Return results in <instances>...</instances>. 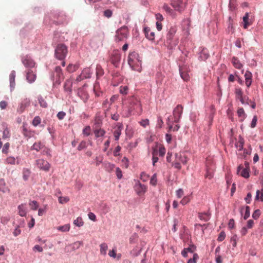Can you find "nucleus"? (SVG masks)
Masks as SVG:
<instances>
[{
	"instance_id": "1",
	"label": "nucleus",
	"mask_w": 263,
	"mask_h": 263,
	"mask_svg": "<svg viewBox=\"0 0 263 263\" xmlns=\"http://www.w3.org/2000/svg\"><path fill=\"white\" fill-rule=\"evenodd\" d=\"M177 30L176 26H171L166 34L165 45L170 49L175 47L178 44L177 40L175 38Z\"/></svg>"
},
{
	"instance_id": "2",
	"label": "nucleus",
	"mask_w": 263,
	"mask_h": 263,
	"mask_svg": "<svg viewBox=\"0 0 263 263\" xmlns=\"http://www.w3.org/2000/svg\"><path fill=\"white\" fill-rule=\"evenodd\" d=\"M128 63L133 70L141 71L142 69V62L139 59V55L137 53L134 52L129 54Z\"/></svg>"
},
{
	"instance_id": "3",
	"label": "nucleus",
	"mask_w": 263,
	"mask_h": 263,
	"mask_svg": "<svg viewBox=\"0 0 263 263\" xmlns=\"http://www.w3.org/2000/svg\"><path fill=\"white\" fill-rule=\"evenodd\" d=\"M68 52L67 48L63 44H59L55 49V56L60 60H64Z\"/></svg>"
},
{
	"instance_id": "4",
	"label": "nucleus",
	"mask_w": 263,
	"mask_h": 263,
	"mask_svg": "<svg viewBox=\"0 0 263 263\" xmlns=\"http://www.w3.org/2000/svg\"><path fill=\"white\" fill-rule=\"evenodd\" d=\"M188 161L187 157L182 153H176L175 154V160L173 163V165L177 169L180 170L181 168L180 163L186 164Z\"/></svg>"
},
{
	"instance_id": "5",
	"label": "nucleus",
	"mask_w": 263,
	"mask_h": 263,
	"mask_svg": "<svg viewBox=\"0 0 263 263\" xmlns=\"http://www.w3.org/2000/svg\"><path fill=\"white\" fill-rule=\"evenodd\" d=\"M128 29L126 27H123L118 29L116 32L115 41L116 42L124 41L127 37Z\"/></svg>"
},
{
	"instance_id": "6",
	"label": "nucleus",
	"mask_w": 263,
	"mask_h": 263,
	"mask_svg": "<svg viewBox=\"0 0 263 263\" xmlns=\"http://www.w3.org/2000/svg\"><path fill=\"white\" fill-rule=\"evenodd\" d=\"M171 4L175 10L181 12L184 10L186 1V0H171Z\"/></svg>"
},
{
	"instance_id": "7",
	"label": "nucleus",
	"mask_w": 263,
	"mask_h": 263,
	"mask_svg": "<svg viewBox=\"0 0 263 263\" xmlns=\"http://www.w3.org/2000/svg\"><path fill=\"white\" fill-rule=\"evenodd\" d=\"M35 164L38 168L45 172L49 171L50 164L49 162L44 159H39L35 161Z\"/></svg>"
},
{
	"instance_id": "8",
	"label": "nucleus",
	"mask_w": 263,
	"mask_h": 263,
	"mask_svg": "<svg viewBox=\"0 0 263 263\" xmlns=\"http://www.w3.org/2000/svg\"><path fill=\"white\" fill-rule=\"evenodd\" d=\"M183 112V107L181 105H178L173 110V116L174 122L177 123L179 121Z\"/></svg>"
},
{
	"instance_id": "9",
	"label": "nucleus",
	"mask_w": 263,
	"mask_h": 263,
	"mask_svg": "<svg viewBox=\"0 0 263 263\" xmlns=\"http://www.w3.org/2000/svg\"><path fill=\"white\" fill-rule=\"evenodd\" d=\"M134 187L137 194L140 196L144 194L147 191L146 186L141 184L139 181L136 183Z\"/></svg>"
},
{
	"instance_id": "10",
	"label": "nucleus",
	"mask_w": 263,
	"mask_h": 263,
	"mask_svg": "<svg viewBox=\"0 0 263 263\" xmlns=\"http://www.w3.org/2000/svg\"><path fill=\"white\" fill-rule=\"evenodd\" d=\"M121 60V55L118 51H114L110 57L111 63L116 67L118 66Z\"/></svg>"
},
{
	"instance_id": "11",
	"label": "nucleus",
	"mask_w": 263,
	"mask_h": 263,
	"mask_svg": "<svg viewBox=\"0 0 263 263\" xmlns=\"http://www.w3.org/2000/svg\"><path fill=\"white\" fill-rule=\"evenodd\" d=\"M30 104V100L28 98H26L22 100V102L18 106L17 109V112L21 114L23 112L25 108L28 107Z\"/></svg>"
},
{
	"instance_id": "12",
	"label": "nucleus",
	"mask_w": 263,
	"mask_h": 263,
	"mask_svg": "<svg viewBox=\"0 0 263 263\" xmlns=\"http://www.w3.org/2000/svg\"><path fill=\"white\" fill-rule=\"evenodd\" d=\"M129 106L128 108V111L129 112L132 111L133 110L135 109L137 107H140L141 104L139 101V100L134 97H132L129 100Z\"/></svg>"
},
{
	"instance_id": "13",
	"label": "nucleus",
	"mask_w": 263,
	"mask_h": 263,
	"mask_svg": "<svg viewBox=\"0 0 263 263\" xmlns=\"http://www.w3.org/2000/svg\"><path fill=\"white\" fill-rule=\"evenodd\" d=\"M179 72L181 78L185 81L190 80V76L188 71V68L186 66H180L179 67Z\"/></svg>"
},
{
	"instance_id": "14",
	"label": "nucleus",
	"mask_w": 263,
	"mask_h": 263,
	"mask_svg": "<svg viewBox=\"0 0 263 263\" xmlns=\"http://www.w3.org/2000/svg\"><path fill=\"white\" fill-rule=\"evenodd\" d=\"M22 63L26 67L32 68L35 65V63L34 61L28 55H26L23 58Z\"/></svg>"
},
{
	"instance_id": "15",
	"label": "nucleus",
	"mask_w": 263,
	"mask_h": 263,
	"mask_svg": "<svg viewBox=\"0 0 263 263\" xmlns=\"http://www.w3.org/2000/svg\"><path fill=\"white\" fill-rule=\"evenodd\" d=\"M144 32L145 37L149 40L154 41L155 40V34L152 31L149 27H145Z\"/></svg>"
},
{
	"instance_id": "16",
	"label": "nucleus",
	"mask_w": 263,
	"mask_h": 263,
	"mask_svg": "<svg viewBox=\"0 0 263 263\" xmlns=\"http://www.w3.org/2000/svg\"><path fill=\"white\" fill-rule=\"evenodd\" d=\"M26 79L28 82L32 83L36 79V74L31 69H28L26 73Z\"/></svg>"
},
{
	"instance_id": "17",
	"label": "nucleus",
	"mask_w": 263,
	"mask_h": 263,
	"mask_svg": "<svg viewBox=\"0 0 263 263\" xmlns=\"http://www.w3.org/2000/svg\"><path fill=\"white\" fill-rule=\"evenodd\" d=\"M123 128V125L122 124L119 123L117 127L114 132V136L116 140L119 139L120 136L121 134V131Z\"/></svg>"
},
{
	"instance_id": "18",
	"label": "nucleus",
	"mask_w": 263,
	"mask_h": 263,
	"mask_svg": "<svg viewBox=\"0 0 263 263\" xmlns=\"http://www.w3.org/2000/svg\"><path fill=\"white\" fill-rule=\"evenodd\" d=\"M72 82L71 80H67L64 85V88L65 91H67L69 93L71 92L72 91Z\"/></svg>"
},
{
	"instance_id": "19",
	"label": "nucleus",
	"mask_w": 263,
	"mask_h": 263,
	"mask_svg": "<svg viewBox=\"0 0 263 263\" xmlns=\"http://www.w3.org/2000/svg\"><path fill=\"white\" fill-rule=\"evenodd\" d=\"M0 192H2L3 193H9L10 192V190L7 186H6L4 179L0 180Z\"/></svg>"
},
{
	"instance_id": "20",
	"label": "nucleus",
	"mask_w": 263,
	"mask_h": 263,
	"mask_svg": "<svg viewBox=\"0 0 263 263\" xmlns=\"http://www.w3.org/2000/svg\"><path fill=\"white\" fill-rule=\"evenodd\" d=\"M54 73L56 74V77L58 79V81H60L64 79V75L62 72V70L60 66H56L54 69Z\"/></svg>"
},
{
	"instance_id": "21",
	"label": "nucleus",
	"mask_w": 263,
	"mask_h": 263,
	"mask_svg": "<svg viewBox=\"0 0 263 263\" xmlns=\"http://www.w3.org/2000/svg\"><path fill=\"white\" fill-rule=\"evenodd\" d=\"M244 209H245V213L243 216V219L245 220H246L250 217V207L248 205L246 206L245 208H244L243 206L241 207L240 209V213L241 215H242V212Z\"/></svg>"
},
{
	"instance_id": "22",
	"label": "nucleus",
	"mask_w": 263,
	"mask_h": 263,
	"mask_svg": "<svg viewBox=\"0 0 263 263\" xmlns=\"http://www.w3.org/2000/svg\"><path fill=\"white\" fill-rule=\"evenodd\" d=\"M246 84L248 87H250L252 83V73L249 71H247L245 74Z\"/></svg>"
},
{
	"instance_id": "23",
	"label": "nucleus",
	"mask_w": 263,
	"mask_h": 263,
	"mask_svg": "<svg viewBox=\"0 0 263 263\" xmlns=\"http://www.w3.org/2000/svg\"><path fill=\"white\" fill-rule=\"evenodd\" d=\"M245 144V140L241 136H239L238 142L235 143L236 147L238 148V151H241L243 150V145Z\"/></svg>"
},
{
	"instance_id": "24",
	"label": "nucleus",
	"mask_w": 263,
	"mask_h": 263,
	"mask_svg": "<svg viewBox=\"0 0 263 263\" xmlns=\"http://www.w3.org/2000/svg\"><path fill=\"white\" fill-rule=\"evenodd\" d=\"M232 62L236 68L240 69L242 67V65L240 63L237 58L233 57L232 60Z\"/></svg>"
},
{
	"instance_id": "25",
	"label": "nucleus",
	"mask_w": 263,
	"mask_h": 263,
	"mask_svg": "<svg viewBox=\"0 0 263 263\" xmlns=\"http://www.w3.org/2000/svg\"><path fill=\"white\" fill-rule=\"evenodd\" d=\"M91 70L89 68H84L81 73V74L83 76L82 78L84 79L89 78L91 76Z\"/></svg>"
},
{
	"instance_id": "26",
	"label": "nucleus",
	"mask_w": 263,
	"mask_h": 263,
	"mask_svg": "<svg viewBox=\"0 0 263 263\" xmlns=\"http://www.w3.org/2000/svg\"><path fill=\"white\" fill-rule=\"evenodd\" d=\"M44 148V145L41 142H35L32 146L31 149L39 151Z\"/></svg>"
},
{
	"instance_id": "27",
	"label": "nucleus",
	"mask_w": 263,
	"mask_h": 263,
	"mask_svg": "<svg viewBox=\"0 0 263 263\" xmlns=\"http://www.w3.org/2000/svg\"><path fill=\"white\" fill-rule=\"evenodd\" d=\"M18 213L21 216H25L26 215V208L25 205L22 204L18 206Z\"/></svg>"
},
{
	"instance_id": "28",
	"label": "nucleus",
	"mask_w": 263,
	"mask_h": 263,
	"mask_svg": "<svg viewBox=\"0 0 263 263\" xmlns=\"http://www.w3.org/2000/svg\"><path fill=\"white\" fill-rule=\"evenodd\" d=\"M100 254L104 256L106 255L108 246L106 243H102L100 245Z\"/></svg>"
},
{
	"instance_id": "29",
	"label": "nucleus",
	"mask_w": 263,
	"mask_h": 263,
	"mask_svg": "<svg viewBox=\"0 0 263 263\" xmlns=\"http://www.w3.org/2000/svg\"><path fill=\"white\" fill-rule=\"evenodd\" d=\"M198 217L200 220L206 221L210 219V216L208 213H200Z\"/></svg>"
},
{
	"instance_id": "30",
	"label": "nucleus",
	"mask_w": 263,
	"mask_h": 263,
	"mask_svg": "<svg viewBox=\"0 0 263 263\" xmlns=\"http://www.w3.org/2000/svg\"><path fill=\"white\" fill-rule=\"evenodd\" d=\"M72 246V251H75L79 249L81 246H83V242L82 241H77L73 242L71 245Z\"/></svg>"
},
{
	"instance_id": "31",
	"label": "nucleus",
	"mask_w": 263,
	"mask_h": 263,
	"mask_svg": "<svg viewBox=\"0 0 263 263\" xmlns=\"http://www.w3.org/2000/svg\"><path fill=\"white\" fill-rule=\"evenodd\" d=\"M15 72L13 70L9 76L10 84L11 87H13L15 84Z\"/></svg>"
},
{
	"instance_id": "32",
	"label": "nucleus",
	"mask_w": 263,
	"mask_h": 263,
	"mask_svg": "<svg viewBox=\"0 0 263 263\" xmlns=\"http://www.w3.org/2000/svg\"><path fill=\"white\" fill-rule=\"evenodd\" d=\"M78 69V65L73 64H69L66 68L67 71L69 73L73 72L76 71Z\"/></svg>"
},
{
	"instance_id": "33",
	"label": "nucleus",
	"mask_w": 263,
	"mask_h": 263,
	"mask_svg": "<svg viewBox=\"0 0 263 263\" xmlns=\"http://www.w3.org/2000/svg\"><path fill=\"white\" fill-rule=\"evenodd\" d=\"M105 132L104 130L102 129H96L94 130V134L95 135V137L96 138H99L100 137H102L104 135Z\"/></svg>"
},
{
	"instance_id": "34",
	"label": "nucleus",
	"mask_w": 263,
	"mask_h": 263,
	"mask_svg": "<svg viewBox=\"0 0 263 263\" xmlns=\"http://www.w3.org/2000/svg\"><path fill=\"white\" fill-rule=\"evenodd\" d=\"M31 172L28 168H24L23 171V177L24 180H27L30 176Z\"/></svg>"
},
{
	"instance_id": "35",
	"label": "nucleus",
	"mask_w": 263,
	"mask_h": 263,
	"mask_svg": "<svg viewBox=\"0 0 263 263\" xmlns=\"http://www.w3.org/2000/svg\"><path fill=\"white\" fill-rule=\"evenodd\" d=\"M57 229L61 232H68L70 229V225L67 224L64 226H59L57 228Z\"/></svg>"
},
{
	"instance_id": "36",
	"label": "nucleus",
	"mask_w": 263,
	"mask_h": 263,
	"mask_svg": "<svg viewBox=\"0 0 263 263\" xmlns=\"http://www.w3.org/2000/svg\"><path fill=\"white\" fill-rule=\"evenodd\" d=\"M248 20H249V13L248 12H247V13H246L245 16H243V17L244 28H247L248 26L250 25Z\"/></svg>"
},
{
	"instance_id": "37",
	"label": "nucleus",
	"mask_w": 263,
	"mask_h": 263,
	"mask_svg": "<svg viewBox=\"0 0 263 263\" xmlns=\"http://www.w3.org/2000/svg\"><path fill=\"white\" fill-rule=\"evenodd\" d=\"M249 168H244L242 169L240 175L245 178H248L249 177Z\"/></svg>"
},
{
	"instance_id": "38",
	"label": "nucleus",
	"mask_w": 263,
	"mask_h": 263,
	"mask_svg": "<svg viewBox=\"0 0 263 263\" xmlns=\"http://www.w3.org/2000/svg\"><path fill=\"white\" fill-rule=\"evenodd\" d=\"M73 223L77 227H80L84 224V222L81 217H78L76 220H74Z\"/></svg>"
},
{
	"instance_id": "39",
	"label": "nucleus",
	"mask_w": 263,
	"mask_h": 263,
	"mask_svg": "<svg viewBox=\"0 0 263 263\" xmlns=\"http://www.w3.org/2000/svg\"><path fill=\"white\" fill-rule=\"evenodd\" d=\"M41 122V118L39 116H35L32 120V124L34 126H37Z\"/></svg>"
},
{
	"instance_id": "40",
	"label": "nucleus",
	"mask_w": 263,
	"mask_h": 263,
	"mask_svg": "<svg viewBox=\"0 0 263 263\" xmlns=\"http://www.w3.org/2000/svg\"><path fill=\"white\" fill-rule=\"evenodd\" d=\"M163 9L168 14L172 15L173 13V10L166 4H164L162 7Z\"/></svg>"
},
{
	"instance_id": "41",
	"label": "nucleus",
	"mask_w": 263,
	"mask_h": 263,
	"mask_svg": "<svg viewBox=\"0 0 263 263\" xmlns=\"http://www.w3.org/2000/svg\"><path fill=\"white\" fill-rule=\"evenodd\" d=\"M29 205L32 210H36L39 207V204L36 201H30L29 203Z\"/></svg>"
},
{
	"instance_id": "42",
	"label": "nucleus",
	"mask_w": 263,
	"mask_h": 263,
	"mask_svg": "<svg viewBox=\"0 0 263 263\" xmlns=\"http://www.w3.org/2000/svg\"><path fill=\"white\" fill-rule=\"evenodd\" d=\"M83 134L84 136H88L90 135L91 133V128L89 126H86L83 129Z\"/></svg>"
},
{
	"instance_id": "43",
	"label": "nucleus",
	"mask_w": 263,
	"mask_h": 263,
	"mask_svg": "<svg viewBox=\"0 0 263 263\" xmlns=\"http://www.w3.org/2000/svg\"><path fill=\"white\" fill-rule=\"evenodd\" d=\"M261 214L260 211L259 209L255 210L252 214V217L254 219H257L260 216Z\"/></svg>"
},
{
	"instance_id": "44",
	"label": "nucleus",
	"mask_w": 263,
	"mask_h": 263,
	"mask_svg": "<svg viewBox=\"0 0 263 263\" xmlns=\"http://www.w3.org/2000/svg\"><path fill=\"white\" fill-rule=\"evenodd\" d=\"M157 183V175L154 174L151 178L150 184L153 186H156Z\"/></svg>"
},
{
	"instance_id": "45",
	"label": "nucleus",
	"mask_w": 263,
	"mask_h": 263,
	"mask_svg": "<svg viewBox=\"0 0 263 263\" xmlns=\"http://www.w3.org/2000/svg\"><path fill=\"white\" fill-rule=\"evenodd\" d=\"M237 239V236L236 234L234 235L231 238V242L234 248L236 247Z\"/></svg>"
},
{
	"instance_id": "46",
	"label": "nucleus",
	"mask_w": 263,
	"mask_h": 263,
	"mask_svg": "<svg viewBox=\"0 0 263 263\" xmlns=\"http://www.w3.org/2000/svg\"><path fill=\"white\" fill-rule=\"evenodd\" d=\"M6 162L10 164H15V159L13 157H9L6 159Z\"/></svg>"
},
{
	"instance_id": "47",
	"label": "nucleus",
	"mask_w": 263,
	"mask_h": 263,
	"mask_svg": "<svg viewBox=\"0 0 263 263\" xmlns=\"http://www.w3.org/2000/svg\"><path fill=\"white\" fill-rule=\"evenodd\" d=\"M86 147H87L86 142L85 141H82L80 143V144L78 147V149L80 151H82V149L86 148Z\"/></svg>"
},
{
	"instance_id": "48",
	"label": "nucleus",
	"mask_w": 263,
	"mask_h": 263,
	"mask_svg": "<svg viewBox=\"0 0 263 263\" xmlns=\"http://www.w3.org/2000/svg\"><path fill=\"white\" fill-rule=\"evenodd\" d=\"M10 136V133L9 129L6 128L3 133V138L6 139L9 138Z\"/></svg>"
},
{
	"instance_id": "49",
	"label": "nucleus",
	"mask_w": 263,
	"mask_h": 263,
	"mask_svg": "<svg viewBox=\"0 0 263 263\" xmlns=\"http://www.w3.org/2000/svg\"><path fill=\"white\" fill-rule=\"evenodd\" d=\"M128 90V88L127 86H121L120 88V92L123 95H126L127 93Z\"/></svg>"
},
{
	"instance_id": "50",
	"label": "nucleus",
	"mask_w": 263,
	"mask_h": 263,
	"mask_svg": "<svg viewBox=\"0 0 263 263\" xmlns=\"http://www.w3.org/2000/svg\"><path fill=\"white\" fill-rule=\"evenodd\" d=\"M23 134L24 136L30 137L31 136V132L28 130L25 127L23 126Z\"/></svg>"
},
{
	"instance_id": "51",
	"label": "nucleus",
	"mask_w": 263,
	"mask_h": 263,
	"mask_svg": "<svg viewBox=\"0 0 263 263\" xmlns=\"http://www.w3.org/2000/svg\"><path fill=\"white\" fill-rule=\"evenodd\" d=\"M226 233L224 231H221L220 234L218 235V237L217 238V240L218 241H223L225 238H226Z\"/></svg>"
},
{
	"instance_id": "52",
	"label": "nucleus",
	"mask_w": 263,
	"mask_h": 263,
	"mask_svg": "<svg viewBox=\"0 0 263 263\" xmlns=\"http://www.w3.org/2000/svg\"><path fill=\"white\" fill-rule=\"evenodd\" d=\"M104 73L103 70L100 65H97L96 68V74L97 76H102Z\"/></svg>"
},
{
	"instance_id": "53",
	"label": "nucleus",
	"mask_w": 263,
	"mask_h": 263,
	"mask_svg": "<svg viewBox=\"0 0 263 263\" xmlns=\"http://www.w3.org/2000/svg\"><path fill=\"white\" fill-rule=\"evenodd\" d=\"M69 200V199L67 197H60L58 199L59 202L61 204L67 202Z\"/></svg>"
},
{
	"instance_id": "54",
	"label": "nucleus",
	"mask_w": 263,
	"mask_h": 263,
	"mask_svg": "<svg viewBox=\"0 0 263 263\" xmlns=\"http://www.w3.org/2000/svg\"><path fill=\"white\" fill-rule=\"evenodd\" d=\"M42 150V153L43 155L50 156V151L49 148L44 145V148Z\"/></svg>"
},
{
	"instance_id": "55",
	"label": "nucleus",
	"mask_w": 263,
	"mask_h": 263,
	"mask_svg": "<svg viewBox=\"0 0 263 263\" xmlns=\"http://www.w3.org/2000/svg\"><path fill=\"white\" fill-rule=\"evenodd\" d=\"M149 178V176L144 172L141 173L140 175V179L144 182L146 181Z\"/></svg>"
},
{
	"instance_id": "56",
	"label": "nucleus",
	"mask_w": 263,
	"mask_h": 263,
	"mask_svg": "<svg viewBox=\"0 0 263 263\" xmlns=\"http://www.w3.org/2000/svg\"><path fill=\"white\" fill-rule=\"evenodd\" d=\"M39 101L41 106L44 108H46L47 107V102L42 98H40L39 99Z\"/></svg>"
},
{
	"instance_id": "57",
	"label": "nucleus",
	"mask_w": 263,
	"mask_h": 263,
	"mask_svg": "<svg viewBox=\"0 0 263 263\" xmlns=\"http://www.w3.org/2000/svg\"><path fill=\"white\" fill-rule=\"evenodd\" d=\"M165 154V148L164 146H161L159 148V154L160 156L163 157Z\"/></svg>"
},
{
	"instance_id": "58",
	"label": "nucleus",
	"mask_w": 263,
	"mask_h": 263,
	"mask_svg": "<svg viewBox=\"0 0 263 263\" xmlns=\"http://www.w3.org/2000/svg\"><path fill=\"white\" fill-rule=\"evenodd\" d=\"M237 114H238V117H239L243 116L244 118H245V117L246 116L243 108H240L238 109Z\"/></svg>"
},
{
	"instance_id": "59",
	"label": "nucleus",
	"mask_w": 263,
	"mask_h": 263,
	"mask_svg": "<svg viewBox=\"0 0 263 263\" xmlns=\"http://www.w3.org/2000/svg\"><path fill=\"white\" fill-rule=\"evenodd\" d=\"M112 12L109 9L106 10L104 11V15L107 18L110 17L112 16Z\"/></svg>"
},
{
	"instance_id": "60",
	"label": "nucleus",
	"mask_w": 263,
	"mask_h": 263,
	"mask_svg": "<svg viewBox=\"0 0 263 263\" xmlns=\"http://www.w3.org/2000/svg\"><path fill=\"white\" fill-rule=\"evenodd\" d=\"M121 147L119 145H118L115 149L114 151V155L115 156H118L120 155V151H121Z\"/></svg>"
},
{
	"instance_id": "61",
	"label": "nucleus",
	"mask_w": 263,
	"mask_h": 263,
	"mask_svg": "<svg viewBox=\"0 0 263 263\" xmlns=\"http://www.w3.org/2000/svg\"><path fill=\"white\" fill-rule=\"evenodd\" d=\"M242 91L241 88H236L235 89V94L237 98L242 97Z\"/></svg>"
},
{
	"instance_id": "62",
	"label": "nucleus",
	"mask_w": 263,
	"mask_h": 263,
	"mask_svg": "<svg viewBox=\"0 0 263 263\" xmlns=\"http://www.w3.org/2000/svg\"><path fill=\"white\" fill-rule=\"evenodd\" d=\"M190 201V199L189 198V197L188 196H186V197H184L180 201V203L182 204V205H185L186 204H187V203H189Z\"/></svg>"
},
{
	"instance_id": "63",
	"label": "nucleus",
	"mask_w": 263,
	"mask_h": 263,
	"mask_svg": "<svg viewBox=\"0 0 263 263\" xmlns=\"http://www.w3.org/2000/svg\"><path fill=\"white\" fill-rule=\"evenodd\" d=\"M257 121V118L256 116H254L252 119V122L251 123V127L254 128L256 125V122Z\"/></svg>"
},
{
	"instance_id": "64",
	"label": "nucleus",
	"mask_w": 263,
	"mask_h": 263,
	"mask_svg": "<svg viewBox=\"0 0 263 263\" xmlns=\"http://www.w3.org/2000/svg\"><path fill=\"white\" fill-rule=\"evenodd\" d=\"M66 116V113L64 111H60L57 114V117L60 120H63Z\"/></svg>"
}]
</instances>
